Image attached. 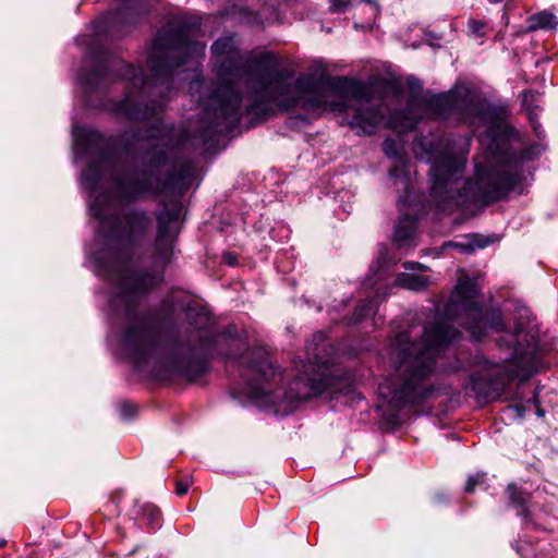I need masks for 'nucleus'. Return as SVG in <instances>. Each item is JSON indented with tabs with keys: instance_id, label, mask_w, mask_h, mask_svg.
<instances>
[{
	"instance_id": "obj_3",
	"label": "nucleus",
	"mask_w": 558,
	"mask_h": 558,
	"mask_svg": "<svg viewBox=\"0 0 558 558\" xmlns=\"http://www.w3.org/2000/svg\"><path fill=\"white\" fill-rule=\"evenodd\" d=\"M420 105L429 118L458 121L474 126L488 125V156L485 165L475 163L476 181L463 179L464 162L453 151V142L442 137L437 142L420 138L415 154L432 163L430 196L441 210L452 211L471 205H489L506 198L522 181L523 155L509 145L513 129L500 122L504 110L481 98L464 86L424 96Z\"/></svg>"
},
{
	"instance_id": "obj_23",
	"label": "nucleus",
	"mask_w": 558,
	"mask_h": 558,
	"mask_svg": "<svg viewBox=\"0 0 558 558\" xmlns=\"http://www.w3.org/2000/svg\"><path fill=\"white\" fill-rule=\"evenodd\" d=\"M383 150L386 156L395 160L398 159V157H405L402 153L399 151L398 145L392 138H386L384 141Z\"/></svg>"
},
{
	"instance_id": "obj_1",
	"label": "nucleus",
	"mask_w": 558,
	"mask_h": 558,
	"mask_svg": "<svg viewBox=\"0 0 558 558\" xmlns=\"http://www.w3.org/2000/svg\"><path fill=\"white\" fill-rule=\"evenodd\" d=\"M73 136L77 148L92 156L82 174L84 186L95 192L107 173L111 178V193H98L89 201L92 216L99 219L98 236L106 246L94 254V259L99 271L114 286L109 301L111 310H122L128 317L122 343L135 360L141 361L153 348L158 319L154 313L136 316V305L143 294L159 284L161 277L131 269L125 250L147 238L153 227L150 214L137 207L119 213V206L166 193L182 196L195 178L196 169L190 154L198 149L191 146L174 124L158 120L146 130L150 145L143 154V167L118 170L119 158L135 151V145L141 141L138 129L106 136L96 129L82 126Z\"/></svg>"
},
{
	"instance_id": "obj_2",
	"label": "nucleus",
	"mask_w": 558,
	"mask_h": 558,
	"mask_svg": "<svg viewBox=\"0 0 558 558\" xmlns=\"http://www.w3.org/2000/svg\"><path fill=\"white\" fill-rule=\"evenodd\" d=\"M154 0H122L116 12L102 14L93 23V43L78 73L85 101L99 108L102 96L112 83H130L124 97L111 105L116 116L130 121H145L156 117L165 107V98L174 86L175 71L205 52V45L194 39L195 25L183 21L165 24L151 39L146 64L150 77L142 68L126 64L122 59L95 45L102 35L123 36L122 27L137 23L141 14L149 12Z\"/></svg>"
},
{
	"instance_id": "obj_28",
	"label": "nucleus",
	"mask_w": 558,
	"mask_h": 558,
	"mask_svg": "<svg viewBox=\"0 0 558 558\" xmlns=\"http://www.w3.org/2000/svg\"><path fill=\"white\" fill-rule=\"evenodd\" d=\"M350 0H330V8L332 12H340L347 8Z\"/></svg>"
},
{
	"instance_id": "obj_29",
	"label": "nucleus",
	"mask_w": 558,
	"mask_h": 558,
	"mask_svg": "<svg viewBox=\"0 0 558 558\" xmlns=\"http://www.w3.org/2000/svg\"><path fill=\"white\" fill-rule=\"evenodd\" d=\"M189 488H190L189 481H178L175 484V494L178 496H183L187 493Z\"/></svg>"
},
{
	"instance_id": "obj_25",
	"label": "nucleus",
	"mask_w": 558,
	"mask_h": 558,
	"mask_svg": "<svg viewBox=\"0 0 558 558\" xmlns=\"http://www.w3.org/2000/svg\"><path fill=\"white\" fill-rule=\"evenodd\" d=\"M120 416L124 420H130L136 414V407L128 401H123L119 404Z\"/></svg>"
},
{
	"instance_id": "obj_15",
	"label": "nucleus",
	"mask_w": 558,
	"mask_h": 558,
	"mask_svg": "<svg viewBox=\"0 0 558 558\" xmlns=\"http://www.w3.org/2000/svg\"><path fill=\"white\" fill-rule=\"evenodd\" d=\"M131 519L134 521H143L145 523H154L162 519V512L151 502L136 501L131 509Z\"/></svg>"
},
{
	"instance_id": "obj_9",
	"label": "nucleus",
	"mask_w": 558,
	"mask_h": 558,
	"mask_svg": "<svg viewBox=\"0 0 558 558\" xmlns=\"http://www.w3.org/2000/svg\"><path fill=\"white\" fill-rule=\"evenodd\" d=\"M509 354L502 363H493L484 356H476L477 371L471 375L469 389L477 402L496 400L519 373V367L534 355L538 345V331L535 326L518 323L513 332H506L497 340Z\"/></svg>"
},
{
	"instance_id": "obj_26",
	"label": "nucleus",
	"mask_w": 558,
	"mask_h": 558,
	"mask_svg": "<svg viewBox=\"0 0 558 558\" xmlns=\"http://www.w3.org/2000/svg\"><path fill=\"white\" fill-rule=\"evenodd\" d=\"M411 98L417 97L423 90V83L420 78L410 77L408 80Z\"/></svg>"
},
{
	"instance_id": "obj_37",
	"label": "nucleus",
	"mask_w": 558,
	"mask_h": 558,
	"mask_svg": "<svg viewBox=\"0 0 558 558\" xmlns=\"http://www.w3.org/2000/svg\"><path fill=\"white\" fill-rule=\"evenodd\" d=\"M461 368H462V366H458V367L454 368V371H459Z\"/></svg>"
},
{
	"instance_id": "obj_4",
	"label": "nucleus",
	"mask_w": 558,
	"mask_h": 558,
	"mask_svg": "<svg viewBox=\"0 0 558 558\" xmlns=\"http://www.w3.org/2000/svg\"><path fill=\"white\" fill-rule=\"evenodd\" d=\"M217 83L198 119L183 132L194 149L206 153L218 144L219 135L231 134L242 119L250 126L267 119L272 101L289 92V74L278 69L272 52L243 58L234 36H222L210 47Z\"/></svg>"
},
{
	"instance_id": "obj_35",
	"label": "nucleus",
	"mask_w": 558,
	"mask_h": 558,
	"mask_svg": "<svg viewBox=\"0 0 558 558\" xmlns=\"http://www.w3.org/2000/svg\"><path fill=\"white\" fill-rule=\"evenodd\" d=\"M517 411H518V413H519V415H520V416H523V414H524V408H523V405H518V407H517Z\"/></svg>"
},
{
	"instance_id": "obj_18",
	"label": "nucleus",
	"mask_w": 558,
	"mask_h": 558,
	"mask_svg": "<svg viewBox=\"0 0 558 558\" xmlns=\"http://www.w3.org/2000/svg\"><path fill=\"white\" fill-rule=\"evenodd\" d=\"M397 282L399 286L412 291H423L428 286V279L426 277L405 272L398 276Z\"/></svg>"
},
{
	"instance_id": "obj_16",
	"label": "nucleus",
	"mask_w": 558,
	"mask_h": 558,
	"mask_svg": "<svg viewBox=\"0 0 558 558\" xmlns=\"http://www.w3.org/2000/svg\"><path fill=\"white\" fill-rule=\"evenodd\" d=\"M415 228H416L415 218H413L409 215L402 216L396 225L393 240L396 242H404V241L410 240L415 232Z\"/></svg>"
},
{
	"instance_id": "obj_14",
	"label": "nucleus",
	"mask_w": 558,
	"mask_h": 558,
	"mask_svg": "<svg viewBox=\"0 0 558 558\" xmlns=\"http://www.w3.org/2000/svg\"><path fill=\"white\" fill-rule=\"evenodd\" d=\"M418 121L420 118L413 112V110L411 108H405L393 111L387 120V126L398 133H405L413 131Z\"/></svg>"
},
{
	"instance_id": "obj_20",
	"label": "nucleus",
	"mask_w": 558,
	"mask_h": 558,
	"mask_svg": "<svg viewBox=\"0 0 558 558\" xmlns=\"http://www.w3.org/2000/svg\"><path fill=\"white\" fill-rule=\"evenodd\" d=\"M408 158L407 157H398L395 160V165L389 169V175L395 179L402 180V183L408 190L409 177L407 171Z\"/></svg>"
},
{
	"instance_id": "obj_12",
	"label": "nucleus",
	"mask_w": 558,
	"mask_h": 558,
	"mask_svg": "<svg viewBox=\"0 0 558 558\" xmlns=\"http://www.w3.org/2000/svg\"><path fill=\"white\" fill-rule=\"evenodd\" d=\"M386 118V106L379 104L376 106H360L354 110L348 124L363 134L372 135L376 132L378 125Z\"/></svg>"
},
{
	"instance_id": "obj_32",
	"label": "nucleus",
	"mask_w": 558,
	"mask_h": 558,
	"mask_svg": "<svg viewBox=\"0 0 558 558\" xmlns=\"http://www.w3.org/2000/svg\"><path fill=\"white\" fill-rule=\"evenodd\" d=\"M405 268L407 269H423L425 268L422 264L420 263H405L404 264Z\"/></svg>"
},
{
	"instance_id": "obj_38",
	"label": "nucleus",
	"mask_w": 558,
	"mask_h": 558,
	"mask_svg": "<svg viewBox=\"0 0 558 558\" xmlns=\"http://www.w3.org/2000/svg\"><path fill=\"white\" fill-rule=\"evenodd\" d=\"M492 2H500L501 0H490Z\"/></svg>"
},
{
	"instance_id": "obj_34",
	"label": "nucleus",
	"mask_w": 558,
	"mask_h": 558,
	"mask_svg": "<svg viewBox=\"0 0 558 558\" xmlns=\"http://www.w3.org/2000/svg\"><path fill=\"white\" fill-rule=\"evenodd\" d=\"M535 407H536V415L539 417H543L545 415L544 410L541 408V405H535Z\"/></svg>"
},
{
	"instance_id": "obj_17",
	"label": "nucleus",
	"mask_w": 558,
	"mask_h": 558,
	"mask_svg": "<svg viewBox=\"0 0 558 558\" xmlns=\"http://www.w3.org/2000/svg\"><path fill=\"white\" fill-rule=\"evenodd\" d=\"M558 24L556 16L553 13L543 11L529 17V31H536L539 28L550 29Z\"/></svg>"
},
{
	"instance_id": "obj_30",
	"label": "nucleus",
	"mask_w": 558,
	"mask_h": 558,
	"mask_svg": "<svg viewBox=\"0 0 558 558\" xmlns=\"http://www.w3.org/2000/svg\"><path fill=\"white\" fill-rule=\"evenodd\" d=\"M222 260L228 265V266H235L236 265V262H238V257L235 254L233 253H230V252H226L222 254Z\"/></svg>"
},
{
	"instance_id": "obj_7",
	"label": "nucleus",
	"mask_w": 558,
	"mask_h": 558,
	"mask_svg": "<svg viewBox=\"0 0 558 558\" xmlns=\"http://www.w3.org/2000/svg\"><path fill=\"white\" fill-rule=\"evenodd\" d=\"M325 339L323 331L314 333L312 342L307 344V353L314 361L308 360L303 364L286 390L278 388L283 376L272 365L268 352L262 348L247 350V357L240 368L251 397L255 401L277 405L284 401H302L322 395L331 383L328 361L317 351L318 344Z\"/></svg>"
},
{
	"instance_id": "obj_22",
	"label": "nucleus",
	"mask_w": 558,
	"mask_h": 558,
	"mask_svg": "<svg viewBox=\"0 0 558 558\" xmlns=\"http://www.w3.org/2000/svg\"><path fill=\"white\" fill-rule=\"evenodd\" d=\"M488 244L487 239H484L481 235H474L471 242L466 244H456L462 252L472 253L476 248H484Z\"/></svg>"
},
{
	"instance_id": "obj_24",
	"label": "nucleus",
	"mask_w": 558,
	"mask_h": 558,
	"mask_svg": "<svg viewBox=\"0 0 558 558\" xmlns=\"http://www.w3.org/2000/svg\"><path fill=\"white\" fill-rule=\"evenodd\" d=\"M485 473H476L474 475H470L466 480L464 492L466 494H472L475 492V488L484 483Z\"/></svg>"
},
{
	"instance_id": "obj_6",
	"label": "nucleus",
	"mask_w": 558,
	"mask_h": 558,
	"mask_svg": "<svg viewBox=\"0 0 558 558\" xmlns=\"http://www.w3.org/2000/svg\"><path fill=\"white\" fill-rule=\"evenodd\" d=\"M459 336L450 323L436 322L425 326L421 340L412 339L409 330L391 337L389 357L398 377L395 383L379 386L380 396L395 409L422 404L433 393L428 379L436 368L438 352Z\"/></svg>"
},
{
	"instance_id": "obj_36",
	"label": "nucleus",
	"mask_w": 558,
	"mask_h": 558,
	"mask_svg": "<svg viewBox=\"0 0 558 558\" xmlns=\"http://www.w3.org/2000/svg\"><path fill=\"white\" fill-rule=\"evenodd\" d=\"M7 545V541L4 538H0V547H4Z\"/></svg>"
},
{
	"instance_id": "obj_27",
	"label": "nucleus",
	"mask_w": 558,
	"mask_h": 558,
	"mask_svg": "<svg viewBox=\"0 0 558 558\" xmlns=\"http://www.w3.org/2000/svg\"><path fill=\"white\" fill-rule=\"evenodd\" d=\"M449 500H450V495L445 490L436 492L433 495V502L435 505H445V504L449 502Z\"/></svg>"
},
{
	"instance_id": "obj_5",
	"label": "nucleus",
	"mask_w": 558,
	"mask_h": 558,
	"mask_svg": "<svg viewBox=\"0 0 558 558\" xmlns=\"http://www.w3.org/2000/svg\"><path fill=\"white\" fill-rule=\"evenodd\" d=\"M178 304L185 314V320L194 330L190 331L185 338L175 339L169 350L162 353L158 347L160 329L163 327L161 310L138 312V304L136 305V316L154 313L158 319L153 348L141 361L135 360L122 343V331L128 324V317L122 310L112 311L117 317L123 318L120 329V345L123 354L135 367L143 368L153 363V368L161 376H180L195 381L206 373L207 360L210 355H222L226 360L234 361L239 367L244 365L248 349L238 354L234 349L239 347L240 340L231 336L229 330L220 333L213 332L208 328L210 325L209 312L204 305L191 299L183 300Z\"/></svg>"
},
{
	"instance_id": "obj_10",
	"label": "nucleus",
	"mask_w": 558,
	"mask_h": 558,
	"mask_svg": "<svg viewBox=\"0 0 558 558\" xmlns=\"http://www.w3.org/2000/svg\"><path fill=\"white\" fill-rule=\"evenodd\" d=\"M478 291L475 280L470 278L459 280L445 310L446 317L458 322L475 341H481L489 332L505 331L500 310H485L473 301Z\"/></svg>"
},
{
	"instance_id": "obj_19",
	"label": "nucleus",
	"mask_w": 558,
	"mask_h": 558,
	"mask_svg": "<svg viewBox=\"0 0 558 558\" xmlns=\"http://www.w3.org/2000/svg\"><path fill=\"white\" fill-rule=\"evenodd\" d=\"M377 306L376 299H366L362 301L354 310L349 323L350 324H359L363 322L366 317L375 312Z\"/></svg>"
},
{
	"instance_id": "obj_33",
	"label": "nucleus",
	"mask_w": 558,
	"mask_h": 558,
	"mask_svg": "<svg viewBox=\"0 0 558 558\" xmlns=\"http://www.w3.org/2000/svg\"><path fill=\"white\" fill-rule=\"evenodd\" d=\"M530 402H533L535 405H539V400H538V391L537 389L534 390L533 392V396L530 398L529 400Z\"/></svg>"
},
{
	"instance_id": "obj_21",
	"label": "nucleus",
	"mask_w": 558,
	"mask_h": 558,
	"mask_svg": "<svg viewBox=\"0 0 558 558\" xmlns=\"http://www.w3.org/2000/svg\"><path fill=\"white\" fill-rule=\"evenodd\" d=\"M536 100V93L532 90L522 92V105L529 113L530 120L534 122L535 109L536 106H533V102Z\"/></svg>"
},
{
	"instance_id": "obj_8",
	"label": "nucleus",
	"mask_w": 558,
	"mask_h": 558,
	"mask_svg": "<svg viewBox=\"0 0 558 558\" xmlns=\"http://www.w3.org/2000/svg\"><path fill=\"white\" fill-rule=\"evenodd\" d=\"M289 92L274 99L281 111L299 106L306 110L326 109L344 113L349 110V99L368 104L374 98V88L362 81L345 76L300 74L293 84L289 76Z\"/></svg>"
},
{
	"instance_id": "obj_11",
	"label": "nucleus",
	"mask_w": 558,
	"mask_h": 558,
	"mask_svg": "<svg viewBox=\"0 0 558 558\" xmlns=\"http://www.w3.org/2000/svg\"><path fill=\"white\" fill-rule=\"evenodd\" d=\"M182 207V202L179 198H169L160 201L155 210L157 230L153 250L156 265L166 266L173 258L175 242L180 233L179 220Z\"/></svg>"
},
{
	"instance_id": "obj_13",
	"label": "nucleus",
	"mask_w": 558,
	"mask_h": 558,
	"mask_svg": "<svg viewBox=\"0 0 558 558\" xmlns=\"http://www.w3.org/2000/svg\"><path fill=\"white\" fill-rule=\"evenodd\" d=\"M506 505L526 520L531 515V494L515 483H509L505 490Z\"/></svg>"
},
{
	"instance_id": "obj_31",
	"label": "nucleus",
	"mask_w": 558,
	"mask_h": 558,
	"mask_svg": "<svg viewBox=\"0 0 558 558\" xmlns=\"http://www.w3.org/2000/svg\"><path fill=\"white\" fill-rule=\"evenodd\" d=\"M470 25H471V27H472V29H473V32H474V33H476V34L481 35L480 31H481V28L483 27V24H482V23L476 22V21H472V22L470 23Z\"/></svg>"
}]
</instances>
